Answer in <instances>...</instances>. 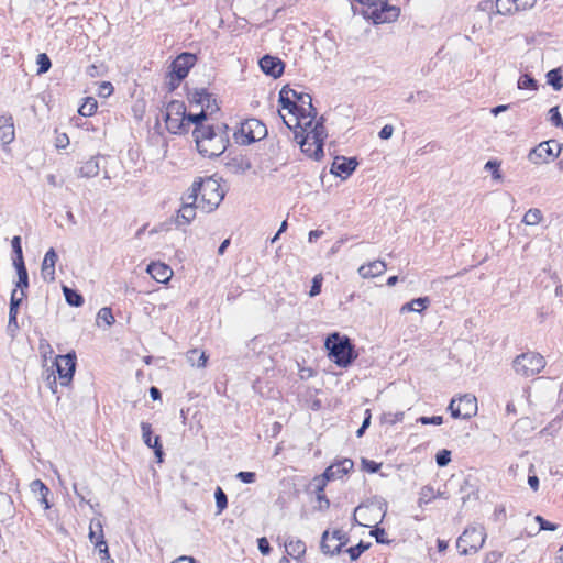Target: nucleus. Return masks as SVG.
I'll list each match as a JSON object with an SVG mask.
<instances>
[{
	"label": "nucleus",
	"instance_id": "1",
	"mask_svg": "<svg viewBox=\"0 0 563 563\" xmlns=\"http://www.w3.org/2000/svg\"><path fill=\"white\" fill-rule=\"evenodd\" d=\"M224 198V190L213 177L196 179L187 194V200L198 202L197 206L203 212L216 210Z\"/></svg>",
	"mask_w": 563,
	"mask_h": 563
},
{
	"label": "nucleus",
	"instance_id": "2",
	"mask_svg": "<svg viewBox=\"0 0 563 563\" xmlns=\"http://www.w3.org/2000/svg\"><path fill=\"white\" fill-rule=\"evenodd\" d=\"M192 135L198 152L208 158L220 156L229 144L225 132H216L213 126L195 128Z\"/></svg>",
	"mask_w": 563,
	"mask_h": 563
},
{
	"label": "nucleus",
	"instance_id": "3",
	"mask_svg": "<svg viewBox=\"0 0 563 563\" xmlns=\"http://www.w3.org/2000/svg\"><path fill=\"white\" fill-rule=\"evenodd\" d=\"M324 345L329 351L330 358L340 367L350 366L357 357L350 338L338 332L328 335Z\"/></svg>",
	"mask_w": 563,
	"mask_h": 563
},
{
	"label": "nucleus",
	"instance_id": "4",
	"mask_svg": "<svg viewBox=\"0 0 563 563\" xmlns=\"http://www.w3.org/2000/svg\"><path fill=\"white\" fill-rule=\"evenodd\" d=\"M186 106L183 101L172 100L167 103L162 117L167 130L173 134H183L189 131V123L185 122Z\"/></svg>",
	"mask_w": 563,
	"mask_h": 563
},
{
	"label": "nucleus",
	"instance_id": "5",
	"mask_svg": "<svg viewBox=\"0 0 563 563\" xmlns=\"http://www.w3.org/2000/svg\"><path fill=\"white\" fill-rule=\"evenodd\" d=\"M267 135L265 124L258 119H246L241 123L240 129L234 132L235 142L242 145H249L263 140Z\"/></svg>",
	"mask_w": 563,
	"mask_h": 563
},
{
	"label": "nucleus",
	"instance_id": "6",
	"mask_svg": "<svg viewBox=\"0 0 563 563\" xmlns=\"http://www.w3.org/2000/svg\"><path fill=\"white\" fill-rule=\"evenodd\" d=\"M545 366L544 357L536 352H526L518 355L512 367L518 375L529 377L539 374Z\"/></svg>",
	"mask_w": 563,
	"mask_h": 563
},
{
	"label": "nucleus",
	"instance_id": "7",
	"mask_svg": "<svg viewBox=\"0 0 563 563\" xmlns=\"http://www.w3.org/2000/svg\"><path fill=\"white\" fill-rule=\"evenodd\" d=\"M485 530L483 527H468L459 537L456 548L462 554H467L471 551L476 552L485 542Z\"/></svg>",
	"mask_w": 563,
	"mask_h": 563
},
{
	"label": "nucleus",
	"instance_id": "8",
	"mask_svg": "<svg viewBox=\"0 0 563 563\" xmlns=\"http://www.w3.org/2000/svg\"><path fill=\"white\" fill-rule=\"evenodd\" d=\"M449 410L453 418L470 419L477 412V399L471 394H465L450 401Z\"/></svg>",
	"mask_w": 563,
	"mask_h": 563
},
{
	"label": "nucleus",
	"instance_id": "9",
	"mask_svg": "<svg viewBox=\"0 0 563 563\" xmlns=\"http://www.w3.org/2000/svg\"><path fill=\"white\" fill-rule=\"evenodd\" d=\"M562 145L555 140L541 142L533 147L528 154V159L532 164H542L558 157L561 153Z\"/></svg>",
	"mask_w": 563,
	"mask_h": 563
},
{
	"label": "nucleus",
	"instance_id": "10",
	"mask_svg": "<svg viewBox=\"0 0 563 563\" xmlns=\"http://www.w3.org/2000/svg\"><path fill=\"white\" fill-rule=\"evenodd\" d=\"M76 361L77 356L74 351L65 355H58L55 358L54 366L56 367L60 385L68 386L70 384L76 371Z\"/></svg>",
	"mask_w": 563,
	"mask_h": 563
},
{
	"label": "nucleus",
	"instance_id": "11",
	"mask_svg": "<svg viewBox=\"0 0 563 563\" xmlns=\"http://www.w3.org/2000/svg\"><path fill=\"white\" fill-rule=\"evenodd\" d=\"M196 62L197 57L195 54L181 53L178 55L170 65L172 85H178L183 79H185Z\"/></svg>",
	"mask_w": 563,
	"mask_h": 563
},
{
	"label": "nucleus",
	"instance_id": "12",
	"mask_svg": "<svg viewBox=\"0 0 563 563\" xmlns=\"http://www.w3.org/2000/svg\"><path fill=\"white\" fill-rule=\"evenodd\" d=\"M363 14L372 19L375 24L395 21L399 15V9L390 5L386 0H379L372 10H364Z\"/></svg>",
	"mask_w": 563,
	"mask_h": 563
},
{
	"label": "nucleus",
	"instance_id": "13",
	"mask_svg": "<svg viewBox=\"0 0 563 563\" xmlns=\"http://www.w3.org/2000/svg\"><path fill=\"white\" fill-rule=\"evenodd\" d=\"M347 538L346 534L340 530L333 531L330 536L328 531L323 532L321 540V550L325 554H340L342 552V548L346 544Z\"/></svg>",
	"mask_w": 563,
	"mask_h": 563
},
{
	"label": "nucleus",
	"instance_id": "14",
	"mask_svg": "<svg viewBox=\"0 0 563 563\" xmlns=\"http://www.w3.org/2000/svg\"><path fill=\"white\" fill-rule=\"evenodd\" d=\"M188 99L191 104L195 103L200 106L201 111H203L206 114L207 112L212 113L219 110V106L217 104L216 99L206 88L195 89L189 93Z\"/></svg>",
	"mask_w": 563,
	"mask_h": 563
},
{
	"label": "nucleus",
	"instance_id": "15",
	"mask_svg": "<svg viewBox=\"0 0 563 563\" xmlns=\"http://www.w3.org/2000/svg\"><path fill=\"white\" fill-rule=\"evenodd\" d=\"M323 117H321L312 128L310 132L305 134V136L310 137L312 140V144H316V148L313 150L314 159L319 161L323 156V144L327 137V131L323 124Z\"/></svg>",
	"mask_w": 563,
	"mask_h": 563
},
{
	"label": "nucleus",
	"instance_id": "16",
	"mask_svg": "<svg viewBox=\"0 0 563 563\" xmlns=\"http://www.w3.org/2000/svg\"><path fill=\"white\" fill-rule=\"evenodd\" d=\"M358 163L355 157L346 158L344 156H336L331 166V174L341 177L342 179L347 178L356 169Z\"/></svg>",
	"mask_w": 563,
	"mask_h": 563
},
{
	"label": "nucleus",
	"instance_id": "17",
	"mask_svg": "<svg viewBox=\"0 0 563 563\" xmlns=\"http://www.w3.org/2000/svg\"><path fill=\"white\" fill-rule=\"evenodd\" d=\"M262 71L273 78H279L284 74L285 63L276 56L264 55L260 62Z\"/></svg>",
	"mask_w": 563,
	"mask_h": 563
},
{
	"label": "nucleus",
	"instance_id": "18",
	"mask_svg": "<svg viewBox=\"0 0 563 563\" xmlns=\"http://www.w3.org/2000/svg\"><path fill=\"white\" fill-rule=\"evenodd\" d=\"M141 430H142V439H143V442L151 449L154 450V454L157 459L158 462H162L163 461V455H164V452H163V446H162V443H161V438L159 435H156V437H152L153 434V431H152V426L151 423L148 422H141Z\"/></svg>",
	"mask_w": 563,
	"mask_h": 563
},
{
	"label": "nucleus",
	"instance_id": "19",
	"mask_svg": "<svg viewBox=\"0 0 563 563\" xmlns=\"http://www.w3.org/2000/svg\"><path fill=\"white\" fill-rule=\"evenodd\" d=\"M15 139L14 120L11 114L0 115V143L3 147L11 144Z\"/></svg>",
	"mask_w": 563,
	"mask_h": 563
},
{
	"label": "nucleus",
	"instance_id": "20",
	"mask_svg": "<svg viewBox=\"0 0 563 563\" xmlns=\"http://www.w3.org/2000/svg\"><path fill=\"white\" fill-rule=\"evenodd\" d=\"M306 104H300V111L294 115V123L289 121H285V124L290 130H296L300 128L305 132L308 128H310L313 123V120L317 115L309 114V107L306 109Z\"/></svg>",
	"mask_w": 563,
	"mask_h": 563
},
{
	"label": "nucleus",
	"instance_id": "21",
	"mask_svg": "<svg viewBox=\"0 0 563 563\" xmlns=\"http://www.w3.org/2000/svg\"><path fill=\"white\" fill-rule=\"evenodd\" d=\"M146 272L152 276L153 279L162 284L167 283L173 276V269L168 265L161 262L151 263L147 266Z\"/></svg>",
	"mask_w": 563,
	"mask_h": 563
},
{
	"label": "nucleus",
	"instance_id": "22",
	"mask_svg": "<svg viewBox=\"0 0 563 563\" xmlns=\"http://www.w3.org/2000/svg\"><path fill=\"white\" fill-rule=\"evenodd\" d=\"M58 260L56 251L51 247L43 260L41 273L45 280L53 282L55 279V265Z\"/></svg>",
	"mask_w": 563,
	"mask_h": 563
},
{
	"label": "nucleus",
	"instance_id": "23",
	"mask_svg": "<svg viewBox=\"0 0 563 563\" xmlns=\"http://www.w3.org/2000/svg\"><path fill=\"white\" fill-rule=\"evenodd\" d=\"M197 203L198 202H194L192 200H187V196L185 197L184 203L177 214L178 224H189L195 219L196 209H199Z\"/></svg>",
	"mask_w": 563,
	"mask_h": 563
},
{
	"label": "nucleus",
	"instance_id": "24",
	"mask_svg": "<svg viewBox=\"0 0 563 563\" xmlns=\"http://www.w3.org/2000/svg\"><path fill=\"white\" fill-rule=\"evenodd\" d=\"M386 264L383 261L376 260L368 264H364L358 268V274L362 278H374L382 275L386 271Z\"/></svg>",
	"mask_w": 563,
	"mask_h": 563
},
{
	"label": "nucleus",
	"instance_id": "25",
	"mask_svg": "<svg viewBox=\"0 0 563 563\" xmlns=\"http://www.w3.org/2000/svg\"><path fill=\"white\" fill-rule=\"evenodd\" d=\"M285 552L294 560H299L306 553V543L299 539L289 537L285 541Z\"/></svg>",
	"mask_w": 563,
	"mask_h": 563
},
{
	"label": "nucleus",
	"instance_id": "26",
	"mask_svg": "<svg viewBox=\"0 0 563 563\" xmlns=\"http://www.w3.org/2000/svg\"><path fill=\"white\" fill-rule=\"evenodd\" d=\"M98 528L100 529V533H102V527L100 522H97ZM90 540L95 541L96 549H98L100 553L101 561L108 560L110 558L108 552V545L106 541L103 540V536L100 534V537L96 536V532L92 529V522L90 523V533H89Z\"/></svg>",
	"mask_w": 563,
	"mask_h": 563
},
{
	"label": "nucleus",
	"instance_id": "27",
	"mask_svg": "<svg viewBox=\"0 0 563 563\" xmlns=\"http://www.w3.org/2000/svg\"><path fill=\"white\" fill-rule=\"evenodd\" d=\"M100 165L99 157H91L90 159L82 163L79 168L78 175L85 178H91L99 174Z\"/></svg>",
	"mask_w": 563,
	"mask_h": 563
},
{
	"label": "nucleus",
	"instance_id": "28",
	"mask_svg": "<svg viewBox=\"0 0 563 563\" xmlns=\"http://www.w3.org/2000/svg\"><path fill=\"white\" fill-rule=\"evenodd\" d=\"M429 305H430V299L428 297H419V298L412 299L411 301L405 303L400 308V312L401 313L409 312V311L421 312Z\"/></svg>",
	"mask_w": 563,
	"mask_h": 563
},
{
	"label": "nucleus",
	"instance_id": "29",
	"mask_svg": "<svg viewBox=\"0 0 563 563\" xmlns=\"http://www.w3.org/2000/svg\"><path fill=\"white\" fill-rule=\"evenodd\" d=\"M15 269H16V274H18V282H16V288L20 289V291H25V289L29 288V274H27V269L25 267V264L24 262L23 263H15L13 264Z\"/></svg>",
	"mask_w": 563,
	"mask_h": 563
},
{
	"label": "nucleus",
	"instance_id": "30",
	"mask_svg": "<svg viewBox=\"0 0 563 563\" xmlns=\"http://www.w3.org/2000/svg\"><path fill=\"white\" fill-rule=\"evenodd\" d=\"M187 360L192 366L201 368L206 366L208 357L203 351L192 349L187 352Z\"/></svg>",
	"mask_w": 563,
	"mask_h": 563
},
{
	"label": "nucleus",
	"instance_id": "31",
	"mask_svg": "<svg viewBox=\"0 0 563 563\" xmlns=\"http://www.w3.org/2000/svg\"><path fill=\"white\" fill-rule=\"evenodd\" d=\"M295 139L298 140L301 151L311 158H314L313 150L316 144H312V140L303 135V132H295Z\"/></svg>",
	"mask_w": 563,
	"mask_h": 563
},
{
	"label": "nucleus",
	"instance_id": "32",
	"mask_svg": "<svg viewBox=\"0 0 563 563\" xmlns=\"http://www.w3.org/2000/svg\"><path fill=\"white\" fill-rule=\"evenodd\" d=\"M63 292L66 302L71 307H81L84 305V297L75 289L63 286Z\"/></svg>",
	"mask_w": 563,
	"mask_h": 563
},
{
	"label": "nucleus",
	"instance_id": "33",
	"mask_svg": "<svg viewBox=\"0 0 563 563\" xmlns=\"http://www.w3.org/2000/svg\"><path fill=\"white\" fill-rule=\"evenodd\" d=\"M290 91H291L292 100H295L297 103L299 102L301 104H307V107H309V114H312V115L318 114L317 109L312 104V98L309 93L298 92L291 88H290Z\"/></svg>",
	"mask_w": 563,
	"mask_h": 563
},
{
	"label": "nucleus",
	"instance_id": "34",
	"mask_svg": "<svg viewBox=\"0 0 563 563\" xmlns=\"http://www.w3.org/2000/svg\"><path fill=\"white\" fill-rule=\"evenodd\" d=\"M547 82L559 91L563 88V77L560 68L551 69L547 73Z\"/></svg>",
	"mask_w": 563,
	"mask_h": 563
},
{
	"label": "nucleus",
	"instance_id": "35",
	"mask_svg": "<svg viewBox=\"0 0 563 563\" xmlns=\"http://www.w3.org/2000/svg\"><path fill=\"white\" fill-rule=\"evenodd\" d=\"M25 296H26L25 291L18 292V289H13V291L11 294L10 309H9V314H11L12 321H13V316L14 314L18 316L19 307H20L21 302L23 301V299L25 298Z\"/></svg>",
	"mask_w": 563,
	"mask_h": 563
},
{
	"label": "nucleus",
	"instance_id": "36",
	"mask_svg": "<svg viewBox=\"0 0 563 563\" xmlns=\"http://www.w3.org/2000/svg\"><path fill=\"white\" fill-rule=\"evenodd\" d=\"M542 219L543 214L541 210L538 208H532L525 213L522 222L527 225H537L542 221Z\"/></svg>",
	"mask_w": 563,
	"mask_h": 563
},
{
	"label": "nucleus",
	"instance_id": "37",
	"mask_svg": "<svg viewBox=\"0 0 563 563\" xmlns=\"http://www.w3.org/2000/svg\"><path fill=\"white\" fill-rule=\"evenodd\" d=\"M33 492H38L41 495V501L45 505V508H49V504L47 501V495L49 494V488L40 479H35L31 484Z\"/></svg>",
	"mask_w": 563,
	"mask_h": 563
},
{
	"label": "nucleus",
	"instance_id": "38",
	"mask_svg": "<svg viewBox=\"0 0 563 563\" xmlns=\"http://www.w3.org/2000/svg\"><path fill=\"white\" fill-rule=\"evenodd\" d=\"M97 100L92 97H88L86 98L85 102L80 106L78 112L82 117H90L97 111Z\"/></svg>",
	"mask_w": 563,
	"mask_h": 563
},
{
	"label": "nucleus",
	"instance_id": "39",
	"mask_svg": "<svg viewBox=\"0 0 563 563\" xmlns=\"http://www.w3.org/2000/svg\"><path fill=\"white\" fill-rule=\"evenodd\" d=\"M496 13L498 14H511L515 11V0H496L495 3Z\"/></svg>",
	"mask_w": 563,
	"mask_h": 563
},
{
	"label": "nucleus",
	"instance_id": "40",
	"mask_svg": "<svg viewBox=\"0 0 563 563\" xmlns=\"http://www.w3.org/2000/svg\"><path fill=\"white\" fill-rule=\"evenodd\" d=\"M371 547V543H365L363 541H360L354 547H350L345 550V552L349 554L351 561H355L360 558V555L367 550Z\"/></svg>",
	"mask_w": 563,
	"mask_h": 563
},
{
	"label": "nucleus",
	"instance_id": "41",
	"mask_svg": "<svg viewBox=\"0 0 563 563\" xmlns=\"http://www.w3.org/2000/svg\"><path fill=\"white\" fill-rule=\"evenodd\" d=\"M11 246H12V250L14 253L13 264L23 263L24 258H23V251H22V245H21V236H19V235L13 236V239L11 241Z\"/></svg>",
	"mask_w": 563,
	"mask_h": 563
},
{
	"label": "nucleus",
	"instance_id": "42",
	"mask_svg": "<svg viewBox=\"0 0 563 563\" xmlns=\"http://www.w3.org/2000/svg\"><path fill=\"white\" fill-rule=\"evenodd\" d=\"M217 514H221L228 507V497L221 487H217L214 492Z\"/></svg>",
	"mask_w": 563,
	"mask_h": 563
},
{
	"label": "nucleus",
	"instance_id": "43",
	"mask_svg": "<svg viewBox=\"0 0 563 563\" xmlns=\"http://www.w3.org/2000/svg\"><path fill=\"white\" fill-rule=\"evenodd\" d=\"M518 88L519 89L537 90L538 82L533 77H531L528 74H525V75L520 76L518 79Z\"/></svg>",
	"mask_w": 563,
	"mask_h": 563
},
{
	"label": "nucleus",
	"instance_id": "44",
	"mask_svg": "<svg viewBox=\"0 0 563 563\" xmlns=\"http://www.w3.org/2000/svg\"><path fill=\"white\" fill-rule=\"evenodd\" d=\"M207 119V114L203 111L199 113H186L185 112V122L190 124H195L196 128L205 126L202 122Z\"/></svg>",
	"mask_w": 563,
	"mask_h": 563
},
{
	"label": "nucleus",
	"instance_id": "45",
	"mask_svg": "<svg viewBox=\"0 0 563 563\" xmlns=\"http://www.w3.org/2000/svg\"><path fill=\"white\" fill-rule=\"evenodd\" d=\"M36 64L38 66L37 75L47 73L52 66L51 59L45 53H41L37 55Z\"/></svg>",
	"mask_w": 563,
	"mask_h": 563
},
{
	"label": "nucleus",
	"instance_id": "46",
	"mask_svg": "<svg viewBox=\"0 0 563 563\" xmlns=\"http://www.w3.org/2000/svg\"><path fill=\"white\" fill-rule=\"evenodd\" d=\"M499 167H500V162L496 161V159H492V161H488L486 164H485V169L486 170H489L492 172V177L493 179L495 180H501L503 179V176H501V173L499 170Z\"/></svg>",
	"mask_w": 563,
	"mask_h": 563
},
{
	"label": "nucleus",
	"instance_id": "47",
	"mask_svg": "<svg viewBox=\"0 0 563 563\" xmlns=\"http://www.w3.org/2000/svg\"><path fill=\"white\" fill-rule=\"evenodd\" d=\"M435 497L431 486H423L419 493V505L428 504Z\"/></svg>",
	"mask_w": 563,
	"mask_h": 563
},
{
	"label": "nucleus",
	"instance_id": "48",
	"mask_svg": "<svg viewBox=\"0 0 563 563\" xmlns=\"http://www.w3.org/2000/svg\"><path fill=\"white\" fill-rule=\"evenodd\" d=\"M435 462L438 466L444 467L451 462V451L443 449L435 455Z\"/></svg>",
	"mask_w": 563,
	"mask_h": 563
},
{
	"label": "nucleus",
	"instance_id": "49",
	"mask_svg": "<svg viewBox=\"0 0 563 563\" xmlns=\"http://www.w3.org/2000/svg\"><path fill=\"white\" fill-rule=\"evenodd\" d=\"M98 319L102 320L107 325H111L115 321L112 314V310L108 307H103L99 310Z\"/></svg>",
	"mask_w": 563,
	"mask_h": 563
},
{
	"label": "nucleus",
	"instance_id": "50",
	"mask_svg": "<svg viewBox=\"0 0 563 563\" xmlns=\"http://www.w3.org/2000/svg\"><path fill=\"white\" fill-rule=\"evenodd\" d=\"M291 101H292V98H291L290 88L288 86H284L282 88V90L279 91L278 102L280 103V106L283 108L286 104H290Z\"/></svg>",
	"mask_w": 563,
	"mask_h": 563
},
{
	"label": "nucleus",
	"instance_id": "51",
	"mask_svg": "<svg viewBox=\"0 0 563 563\" xmlns=\"http://www.w3.org/2000/svg\"><path fill=\"white\" fill-rule=\"evenodd\" d=\"M341 468L338 467V463H334V464H331L329 467L325 468L324 473H325V478L327 479H335V478H341L343 476V474H341Z\"/></svg>",
	"mask_w": 563,
	"mask_h": 563
},
{
	"label": "nucleus",
	"instance_id": "52",
	"mask_svg": "<svg viewBox=\"0 0 563 563\" xmlns=\"http://www.w3.org/2000/svg\"><path fill=\"white\" fill-rule=\"evenodd\" d=\"M322 280L323 278L320 274L313 277L312 285L309 291L310 297H316L321 292Z\"/></svg>",
	"mask_w": 563,
	"mask_h": 563
},
{
	"label": "nucleus",
	"instance_id": "53",
	"mask_svg": "<svg viewBox=\"0 0 563 563\" xmlns=\"http://www.w3.org/2000/svg\"><path fill=\"white\" fill-rule=\"evenodd\" d=\"M549 114H550V122L554 125V126H562L563 128V121H562V117H561V113L559 111V108L558 107H553L549 110Z\"/></svg>",
	"mask_w": 563,
	"mask_h": 563
},
{
	"label": "nucleus",
	"instance_id": "54",
	"mask_svg": "<svg viewBox=\"0 0 563 563\" xmlns=\"http://www.w3.org/2000/svg\"><path fill=\"white\" fill-rule=\"evenodd\" d=\"M371 534L373 537H375L377 543H382V544L389 543V540L385 538L386 532H385V529H383V528L375 526L373 528V530L371 531Z\"/></svg>",
	"mask_w": 563,
	"mask_h": 563
},
{
	"label": "nucleus",
	"instance_id": "55",
	"mask_svg": "<svg viewBox=\"0 0 563 563\" xmlns=\"http://www.w3.org/2000/svg\"><path fill=\"white\" fill-rule=\"evenodd\" d=\"M537 0H515V11H525L532 9Z\"/></svg>",
	"mask_w": 563,
	"mask_h": 563
},
{
	"label": "nucleus",
	"instance_id": "56",
	"mask_svg": "<svg viewBox=\"0 0 563 563\" xmlns=\"http://www.w3.org/2000/svg\"><path fill=\"white\" fill-rule=\"evenodd\" d=\"M235 477L244 484H251L256 481V474L254 472L241 471L235 475Z\"/></svg>",
	"mask_w": 563,
	"mask_h": 563
},
{
	"label": "nucleus",
	"instance_id": "57",
	"mask_svg": "<svg viewBox=\"0 0 563 563\" xmlns=\"http://www.w3.org/2000/svg\"><path fill=\"white\" fill-rule=\"evenodd\" d=\"M534 520L540 525L539 530L554 531L558 529L556 525L545 520L543 517L539 515L534 517Z\"/></svg>",
	"mask_w": 563,
	"mask_h": 563
},
{
	"label": "nucleus",
	"instance_id": "58",
	"mask_svg": "<svg viewBox=\"0 0 563 563\" xmlns=\"http://www.w3.org/2000/svg\"><path fill=\"white\" fill-rule=\"evenodd\" d=\"M362 466L365 471H367L368 473H376L379 471L382 464L380 463H377L375 461H371V460H367V459H363L362 460Z\"/></svg>",
	"mask_w": 563,
	"mask_h": 563
},
{
	"label": "nucleus",
	"instance_id": "59",
	"mask_svg": "<svg viewBox=\"0 0 563 563\" xmlns=\"http://www.w3.org/2000/svg\"><path fill=\"white\" fill-rule=\"evenodd\" d=\"M418 422H420L422 424L440 426L443 423V417L442 416H432V417L422 416L418 419Z\"/></svg>",
	"mask_w": 563,
	"mask_h": 563
},
{
	"label": "nucleus",
	"instance_id": "60",
	"mask_svg": "<svg viewBox=\"0 0 563 563\" xmlns=\"http://www.w3.org/2000/svg\"><path fill=\"white\" fill-rule=\"evenodd\" d=\"M329 481L330 479L325 478V473H323L321 476H316L313 478V483H314V487H316V493L324 492V487L327 486V483Z\"/></svg>",
	"mask_w": 563,
	"mask_h": 563
},
{
	"label": "nucleus",
	"instance_id": "61",
	"mask_svg": "<svg viewBox=\"0 0 563 563\" xmlns=\"http://www.w3.org/2000/svg\"><path fill=\"white\" fill-rule=\"evenodd\" d=\"M338 467L341 468V474L345 475L354 467V462L351 459H343L338 462Z\"/></svg>",
	"mask_w": 563,
	"mask_h": 563
},
{
	"label": "nucleus",
	"instance_id": "62",
	"mask_svg": "<svg viewBox=\"0 0 563 563\" xmlns=\"http://www.w3.org/2000/svg\"><path fill=\"white\" fill-rule=\"evenodd\" d=\"M316 494H317V499L319 501L318 509L321 511L329 509L330 500L327 498L324 493L322 492V493H316Z\"/></svg>",
	"mask_w": 563,
	"mask_h": 563
},
{
	"label": "nucleus",
	"instance_id": "63",
	"mask_svg": "<svg viewBox=\"0 0 563 563\" xmlns=\"http://www.w3.org/2000/svg\"><path fill=\"white\" fill-rule=\"evenodd\" d=\"M258 550L262 554H268L271 551V545L268 540L265 537H262L257 540Z\"/></svg>",
	"mask_w": 563,
	"mask_h": 563
},
{
	"label": "nucleus",
	"instance_id": "64",
	"mask_svg": "<svg viewBox=\"0 0 563 563\" xmlns=\"http://www.w3.org/2000/svg\"><path fill=\"white\" fill-rule=\"evenodd\" d=\"M393 133H394V128H393V125H390V124H386V125H384V126L382 128V130L379 131V137H380L382 140H388V139H390V137H391Z\"/></svg>",
	"mask_w": 563,
	"mask_h": 563
}]
</instances>
